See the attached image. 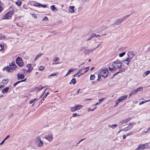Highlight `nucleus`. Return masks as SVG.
Listing matches in <instances>:
<instances>
[{
	"instance_id": "obj_1",
	"label": "nucleus",
	"mask_w": 150,
	"mask_h": 150,
	"mask_svg": "<svg viewBox=\"0 0 150 150\" xmlns=\"http://www.w3.org/2000/svg\"><path fill=\"white\" fill-rule=\"evenodd\" d=\"M123 63L122 62L117 60L116 61L112 63H110L108 66V68L111 71H115L117 69H119V71H123L124 70L122 68Z\"/></svg>"
},
{
	"instance_id": "obj_2",
	"label": "nucleus",
	"mask_w": 150,
	"mask_h": 150,
	"mask_svg": "<svg viewBox=\"0 0 150 150\" xmlns=\"http://www.w3.org/2000/svg\"><path fill=\"white\" fill-rule=\"evenodd\" d=\"M108 73V69L107 68H105L100 72V75L104 78L107 77Z\"/></svg>"
},
{
	"instance_id": "obj_3",
	"label": "nucleus",
	"mask_w": 150,
	"mask_h": 150,
	"mask_svg": "<svg viewBox=\"0 0 150 150\" xmlns=\"http://www.w3.org/2000/svg\"><path fill=\"white\" fill-rule=\"evenodd\" d=\"M13 11H10L7 13L5 14L3 17V19H10L13 15Z\"/></svg>"
},
{
	"instance_id": "obj_4",
	"label": "nucleus",
	"mask_w": 150,
	"mask_h": 150,
	"mask_svg": "<svg viewBox=\"0 0 150 150\" xmlns=\"http://www.w3.org/2000/svg\"><path fill=\"white\" fill-rule=\"evenodd\" d=\"M35 142L37 146L40 147H41L44 144L43 141L41 140V138L40 137H37Z\"/></svg>"
},
{
	"instance_id": "obj_5",
	"label": "nucleus",
	"mask_w": 150,
	"mask_h": 150,
	"mask_svg": "<svg viewBox=\"0 0 150 150\" xmlns=\"http://www.w3.org/2000/svg\"><path fill=\"white\" fill-rule=\"evenodd\" d=\"M16 63L19 67H23V62L22 59L19 57H17L16 60Z\"/></svg>"
},
{
	"instance_id": "obj_6",
	"label": "nucleus",
	"mask_w": 150,
	"mask_h": 150,
	"mask_svg": "<svg viewBox=\"0 0 150 150\" xmlns=\"http://www.w3.org/2000/svg\"><path fill=\"white\" fill-rule=\"evenodd\" d=\"M147 145L146 144H140L139 145L138 147L134 150H140L141 149H144L148 148Z\"/></svg>"
},
{
	"instance_id": "obj_7",
	"label": "nucleus",
	"mask_w": 150,
	"mask_h": 150,
	"mask_svg": "<svg viewBox=\"0 0 150 150\" xmlns=\"http://www.w3.org/2000/svg\"><path fill=\"white\" fill-rule=\"evenodd\" d=\"M82 106L81 105H76L74 107L71 108V111L72 112L75 111L79 109Z\"/></svg>"
},
{
	"instance_id": "obj_8",
	"label": "nucleus",
	"mask_w": 150,
	"mask_h": 150,
	"mask_svg": "<svg viewBox=\"0 0 150 150\" xmlns=\"http://www.w3.org/2000/svg\"><path fill=\"white\" fill-rule=\"evenodd\" d=\"M5 69L7 70V71L8 72H13L14 70V69H13L12 68H11L8 66L4 67V68L3 69V70H4Z\"/></svg>"
},
{
	"instance_id": "obj_9",
	"label": "nucleus",
	"mask_w": 150,
	"mask_h": 150,
	"mask_svg": "<svg viewBox=\"0 0 150 150\" xmlns=\"http://www.w3.org/2000/svg\"><path fill=\"white\" fill-rule=\"evenodd\" d=\"M45 138L48 140L50 142L52 140V137L51 135L48 134L47 136H46Z\"/></svg>"
},
{
	"instance_id": "obj_10",
	"label": "nucleus",
	"mask_w": 150,
	"mask_h": 150,
	"mask_svg": "<svg viewBox=\"0 0 150 150\" xmlns=\"http://www.w3.org/2000/svg\"><path fill=\"white\" fill-rule=\"evenodd\" d=\"M122 23L120 19H117L115 21L114 23L112 24V25H120Z\"/></svg>"
},
{
	"instance_id": "obj_11",
	"label": "nucleus",
	"mask_w": 150,
	"mask_h": 150,
	"mask_svg": "<svg viewBox=\"0 0 150 150\" xmlns=\"http://www.w3.org/2000/svg\"><path fill=\"white\" fill-rule=\"evenodd\" d=\"M49 93L48 92H46L44 95V96L42 98V99L41 100V101L39 103V105H40L41 104H42V101H44L45 100V98L47 96L48 94Z\"/></svg>"
},
{
	"instance_id": "obj_12",
	"label": "nucleus",
	"mask_w": 150,
	"mask_h": 150,
	"mask_svg": "<svg viewBox=\"0 0 150 150\" xmlns=\"http://www.w3.org/2000/svg\"><path fill=\"white\" fill-rule=\"evenodd\" d=\"M17 76L18 80L23 79L25 77V76L23 74H18Z\"/></svg>"
},
{
	"instance_id": "obj_13",
	"label": "nucleus",
	"mask_w": 150,
	"mask_h": 150,
	"mask_svg": "<svg viewBox=\"0 0 150 150\" xmlns=\"http://www.w3.org/2000/svg\"><path fill=\"white\" fill-rule=\"evenodd\" d=\"M127 97V95H125L123 96H122L119 98L118 99L119 100H120V102L122 101V100L125 99Z\"/></svg>"
},
{
	"instance_id": "obj_14",
	"label": "nucleus",
	"mask_w": 150,
	"mask_h": 150,
	"mask_svg": "<svg viewBox=\"0 0 150 150\" xmlns=\"http://www.w3.org/2000/svg\"><path fill=\"white\" fill-rule=\"evenodd\" d=\"M128 56L130 58L132 59L135 56V55L132 52H130L128 53Z\"/></svg>"
},
{
	"instance_id": "obj_15",
	"label": "nucleus",
	"mask_w": 150,
	"mask_h": 150,
	"mask_svg": "<svg viewBox=\"0 0 150 150\" xmlns=\"http://www.w3.org/2000/svg\"><path fill=\"white\" fill-rule=\"evenodd\" d=\"M9 66L10 68L13 69L14 70L16 67L17 66L15 64L14 62H12L11 64H10Z\"/></svg>"
},
{
	"instance_id": "obj_16",
	"label": "nucleus",
	"mask_w": 150,
	"mask_h": 150,
	"mask_svg": "<svg viewBox=\"0 0 150 150\" xmlns=\"http://www.w3.org/2000/svg\"><path fill=\"white\" fill-rule=\"evenodd\" d=\"M95 50V49H93L91 50H85L84 51V52L85 53V54H88L92 51H93Z\"/></svg>"
},
{
	"instance_id": "obj_17",
	"label": "nucleus",
	"mask_w": 150,
	"mask_h": 150,
	"mask_svg": "<svg viewBox=\"0 0 150 150\" xmlns=\"http://www.w3.org/2000/svg\"><path fill=\"white\" fill-rule=\"evenodd\" d=\"M130 16V14H129L127 15L124 17H123L122 18L120 19V20L121 21L122 23L124 20H125L127 18L129 17Z\"/></svg>"
},
{
	"instance_id": "obj_18",
	"label": "nucleus",
	"mask_w": 150,
	"mask_h": 150,
	"mask_svg": "<svg viewBox=\"0 0 150 150\" xmlns=\"http://www.w3.org/2000/svg\"><path fill=\"white\" fill-rule=\"evenodd\" d=\"M9 89V88L8 87H6L2 90V92L3 93H5L8 91V90Z\"/></svg>"
},
{
	"instance_id": "obj_19",
	"label": "nucleus",
	"mask_w": 150,
	"mask_h": 150,
	"mask_svg": "<svg viewBox=\"0 0 150 150\" xmlns=\"http://www.w3.org/2000/svg\"><path fill=\"white\" fill-rule=\"evenodd\" d=\"M76 70V69H70L67 72V74L65 75V76H67V75L70 74L71 73L74 71V70Z\"/></svg>"
},
{
	"instance_id": "obj_20",
	"label": "nucleus",
	"mask_w": 150,
	"mask_h": 150,
	"mask_svg": "<svg viewBox=\"0 0 150 150\" xmlns=\"http://www.w3.org/2000/svg\"><path fill=\"white\" fill-rule=\"evenodd\" d=\"M76 82V79L75 78H73L69 83L70 84H75Z\"/></svg>"
},
{
	"instance_id": "obj_21",
	"label": "nucleus",
	"mask_w": 150,
	"mask_h": 150,
	"mask_svg": "<svg viewBox=\"0 0 150 150\" xmlns=\"http://www.w3.org/2000/svg\"><path fill=\"white\" fill-rule=\"evenodd\" d=\"M50 8L54 12H56L57 11V8L55 7L54 5L51 6Z\"/></svg>"
},
{
	"instance_id": "obj_22",
	"label": "nucleus",
	"mask_w": 150,
	"mask_h": 150,
	"mask_svg": "<svg viewBox=\"0 0 150 150\" xmlns=\"http://www.w3.org/2000/svg\"><path fill=\"white\" fill-rule=\"evenodd\" d=\"M45 86L42 87V85H40L39 87H36L35 89L39 91L43 89L44 88H45Z\"/></svg>"
},
{
	"instance_id": "obj_23",
	"label": "nucleus",
	"mask_w": 150,
	"mask_h": 150,
	"mask_svg": "<svg viewBox=\"0 0 150 150\" xmlns=\"http://www.w3.org/2000/svg\"><path fill=\"white\" fill-rule=\"evenodd\" d=\"M74 6H70L69 9V11L71 13H73L74 12Z\"/></svg>"
},
{
	"instance_id": "obj_24",
	"label": "nucleus",
	"mask_w": 150,
	"mask_h": 150,
	"mask_svg": "<svg viewBox=\"0 0 150 150\" xmlns=\"http://www.w3.org/2000/svg\"><path fill=\"white\" fill-rule=\"evenodd\" d=\"M150 73V71H147L145 72L143 74V76L145 77L148 75Z\"/></svg>"
},
{
	"instance_id": "obj_25",
	"label": "nucleus",
	"mask_w": 150,
	"mask_h": 150,
	"mask_svg": "<svg viewBox=\"0 0 150 150\" xmlns=\"http://www.w3.org/2000/svg\"><path fill=\"white\" fill-rule=\"evenodd\" d=\"M136 91L137 92L139 91H142L143 90V88L142 87H139L135 89Z\"/></svg>"
},
{
	"instance_id": "obj_26",
	"label": "nucleus",
	"mask_w": 150,
	"mask_h": 150,
	"mask_svg": "<svg viewBox=\"0 0 150 150\" xmlns=\"http://www.w3.org/2000/svg\"><path fill=\"white\" fill-rule=\"evenodd\" d=\"M137 92L135 90H134L130 93L129 95V97L130 96L132 95L136 94H137Z\"/></svg>"
},
{
	"instance_id": "obj_27",
	"label": "nucleus",
	"mask_w": 150,
	"mask_h": 150,
	"mask_svg": "<svg viewBox=\"0 0 150 150\" xmlns=\"http://www.w3.org/2000/svg\"><path fill=\"white\" fill-rule=\"evenodd\" d=\"M133 127V126H129L128 127H127V128H126L125 129H124L123 130V131H127L128 130L131 129Z\"/></svg>"
},
{
	"instance_id": "obj_28",
	"label": "nucleus",
	"mask_w": 150,
	"mask_h": 150,
	"mask_svg": "<svg viewBox=\"0 0 150 150\" xmlns=\"http://www.w3.org/2000/svg\"><path fill=\"white\" fill-rule=\"evenodd\" d=\"M127 121L126 119H125L123 120L122 121L120 122V123L121 125H122L123 124H125L127 123Z\"/></svg>"
},
{
	"instance_id": "obj_29",
	"label": "nucleus",
	"mask_w": 150,
	"mask_h": 150,
	"mask_svg": "<svg viewBox=\"0 0 150 150\" xmlns=\"http://www.w3.org/2000/svg\"><path fill=\"white\" fill-rule=\"evenodd\" d=\"M95 76L94 75H91L90 77V80H94L95 79Z\"/></svg>"
},
{
	"instance_id": "obj_30",
	"label": "nucleus",
	"mask_w": 150,
	"mask_h": 150,
	"mask_svg": "<svg viewBox=\"0 0 150 150\" xmlns=\"http://www.w3.org/2000/svg\"><path fill=\"white\" fill-rule=\"evenodd\" d=\"M43 54H41V53H40L38 55H37L35 59V60H37L38 59V58L40 57Z\"/></svg>"
},
{
	"instance_id": "obj_31",
	"label": "nucleus",
	"mask_w": 150,
	"mask_h": 150,
	"mask_svg": "<svg viewBox=\"0 0 150 150\" xmlns=\"http://www.w3.org/2000/svg\"><path fill=\"white\" fill-rule=\"evenodd\" d=\"M5 38L6 37L5 36L1 34H0V40H2L5 39Z\"/></svg>"
},
{
	"instance_id": "obj_32",
	"label": "nucleus",
	"mask_w": 150,
	"mask_h": 150,
	"mask_svg": "<svg viewBox=\"0 0 150 150\" xmlns=\"http://www.w3.org/2000/svg\"><path fill=\"white\" fill-rule=\"evenodd\" d=\"M58 74V72L53 73H52V74H51L50 75H49L48 76V77L54 76L56 75H57Z\"/></svg>"
},
{
	"instance_id": "obj_33",
	"label": "nucleus",
	"mask_w": 150,
	"mask_h": 150,
	"mask_svg": "<svg viewBox=\"0 0 150 150\" xmlns=\"http://www.w3.org/2000/svg\"><path fill=\"white\" fill-rule=\"evenodd\" d=\"M8 82V79H4L3 80L2 83L4 84H6Z\"/></svg>"
},
{
	"instance_id": "obj_34",
	"label": "nucleus",
	"mask_w": 150,
	"mask_h": 150,
	"mask_svg": "<svg viewBox=\"0 0 150 150\" xmlns=\"http://www.w3.org/2000/svg\"><path fill=\"white\" fill-rule=\"evenodd\" d=\"M22 2L20 1H17L16 2V4L18 6H20L21 5Z\"/></svg>"
},
{
	"instance_id": "obj_35",
	"label": "nucleus",
	"mask_w": 150,
	"mask_h": 150,
	"mask_svg": "<svg viewBox=\"0 0 150 150\" xmlns=\"http://www.w3.org/2000/svg\"><path fill=\"white\" fill-rule=\"evenodd\" d=\"M125 54V52H122L119 54V56L120 57H122L123 56H124Z\"/></svg>"
},
{
	"instance_id": "obj_36",
	"label": "nucleus",
	"mask_w": 150,
	"mask_h": 150,
	"mask_svg": "<svg viewBox=\"0 0 150 150\" xmlns=\"http://www.w3.org/2000/svg\"><path fill=\"white\" fill-rule=\"evenodd\" d=\"M33 69V68L32 67H31L30 68H29L27 71L26 72H30Z\"/></svg>"
},
{
	"instance_id": "obj_37",
	"label": "nucleus",
	"mask_w": 150,
	"mask_h": 150,
	"mask_svg": "<svg viewBox=\"0 0 150 150\" xmlns=\"http://www.w3.org/2000/svg\"><path fill=\"white\" fill-rule=\"evenodd\" d=\"M59 60V58L58 57H56L53 60V62H56Z\"/></svg>"
},
{
	"instance_id": "obj_38",
	"label": "nucleus",
	"mask_w": 150,
	"mask_h": 150,
	"mask_svg": "<svg viewBox=\"0 0 150 150\" xmlns=\"http://www.w3.org/2000/svg\"><path fill=\"white\" fill-rule=\"evenodd\" d=\"M117 126V124L112 125H111V128L112 129H114L115 127H116Z\"/></svg>"
},
{
	"instance_id": "obj_39",
	"label": "nucleus",
	"mask_w": 150,
	"mask_h": 150,
	"mask_svg": "<svg viewBox=\"0 0 150 150\" xmlns=\"http://www.w3.org/2000/svg\"><path fill=\"white\" fill-rule=\"evenodd\" d=\"M39 4H40V3H36L34 4V5L35 6L40 7V6H39Z\"/></svg>"
},
{
	"instance_id": "obj_40",
	"label": "nucleus",
	"mask_w": 150,
	"mask_h": 150,
	"mask_svg": "<svg viewBox=\"0 0 150 150\" xmlns=\"http://www.w3.org/2000/svg\"><path fill=\"white\" fill-rule=\"evenodd\" d=\"M40 7L41 6L42 7L45 8L47 7V5H42L40 3V4H39Z\"/></svg>"
},
{
	"instance_id": "obj_41",
	"label": "nucleus",
	"mask_w": 150,
	"mask_h": 150,
	"mask_svg": "<svg viewBox=\"0 0 150 150\" xmlns=\"http://www.w3.org/2000/svg\"><path fill=\"white\" fill-rule=\"evenodd\" d=\"M150 101V100H147V101H145V102L144 101H141L139 104V105H141V104H142L146 102H149V101Z\"/></svg>"
},
{
	"instance_id": "obj_42",
	"label": "nucleus",
	"mask_w": 150,
	"mask_h": 150,
	"mask_svg": "<svg viewBox=\"0 0 150 150\" xmlns=\"http://www.w3.org/2000/svg\"><path fill=\"white\" fill-rule=\"evenodd\" d=\"M45 68V67H44L43 66H40L39 67V69L40 70L42 71Z\"/></svg>"
},
{
	"instance_id": "obj_43",
	"label": "nucleus",
	"mask_w": 150,
	"mask_h": 150,
	"mask_svg": "<svg viewBox=\"0 0 150 150\" xmlns=\"http://www.w3.org/2000/svg\"><path fill=\"white\" fill-rule=\"evenodd\" d=\"M21 83V82L20 81H18L16 83H15L13 85V86L14 87H15L18 84L20 83Z\"/></svg>"
},
{
	"instance_id": "obj_44",
	"label": "nucleus",
	"mask_w": 150,
	"mask_h": 150,
	"mask_svg": "<svg viewBox=\"0 0 150 150\" xmlns=\"http://www.w3.org/2000/svg\"><path fill=\"white\" fill-rule=\"evenodd\" d=\"M105 99V98H102L101 99H99L98 100L99 102L100 103L102 102Z\"/></svg>"
},
{
	"instance_id": "obj_45",
	"label": "nucleus",
	"mask_w": 150,
	"mask_h": 150,
	"mask_svg": "<svg viewBox=\"0 0 150 150\" xmlns=\"http://www.w3.org/2000/svg\"><path fill=\"white\" fill-rule=\"evenodd\" d=\"M131 59L130 58V57H127V59H126L125 60V61H126V62H127L128 61H129V62H130V59Z\"/></svg>"
},
{
	"instance_id": "obj_46",
	"label": "nucleus",
	"mask_w": 150,
	"mask_h": 150,
	"mask_svg": "<svg viewBox=\"0 0 150 150\" xmlns=\"http://www.w3.org/2000/svg\"><path fill=\"white\" fill-rule=\"evenodd\" d=\"M0 46L1 47V48L0 50V51H1L2 50H4V45L0 44Z\"/></svg>"
},
{
	"instance_id": "obj_47",
	"label": "nucleus",
	"mask_w": 150,
	"mask_h": 150,
	"mask_svg": "<svg viewBox=\"0 0 150 150\" xmlns=\"http://www.w3.org/2000/svg\"><path fill=\"white\" fill-rule=\"evenodd\" d=\"M134 133V132L133 131H132L131 132H130L129 133L127 134V136H130L132 134Z\"/></svg>"
},
{
	"instance_id": "obj_48",
	"label": "nucleus",
	"mask_w": 150,
	"mask_h": 150,
	"mask_svg": "<svg viewBox=\"0 0 150 150\" xmlns=\"http://www.w3.org/2000/svg\"><path fill=\"white\" fill-rule=\"evenodd\" d=\"M122 61L124 62L125 64H126L127 65H128L129 64V61H128L127 62H126L125 61V60H122Z\"/></svg>"
},
{
	"instance_id": "obj_49",
	"label": "nucleus",
	"mask_w": 150,
	"mask_h": 150,
	"mask_svg": "<svg viewBox=\"0 0 150 150\" xmlns=\"http://www.w3.org/2000/svg\"><path fill=\"white\" fill-rule=\"evenodd\" d=\"M55 62H53L52 63V65H56L58 64H60L61 63L60 62H58V63H55Z\"/></svg>"
},
{
	"instance_id": "obj_50",
	"label": "nucleus",
	"mask_w": 150,
	"mask_h": 150,
	"mask_svg": "<svg viewBox=\"0 0 150 150\" xmlns=\"http://www.w3.org/2000/svg\"><path fill=\"white\" fill-rule=\"evenodd\" d=\"M48 20V18L47 16H45L43 18V21H47Z\"/></svg>"
},
{
	"instance_id": "obj_51",
	"label": "nucleus",
	"mask_w": 150,
	"mask_h": 150,
	"mask_svg": "<svg viewBox=\"0 0 150 150\" xmlns=\"http://www.w3.org/2000/svg\"><path fill=\"white\" fill-rule=\"evenodd\" d=\"M120 102V100H119L118 99L117 100L115 101L116 105H118V103Z\"/></svg>"
},
{
	"instance_id": "obj_52",
	"label": "nucleus",
	"mask_w": 150,
	"mask_h": 150,
	"mask_svg": "<svg viewBox=\"0 0 150 150\" xmlns=\"http://www.w3.org/2000/svg\"><path fill=\"white\" fill-rule=\"evenodd\" d=\"M80 115H77V113H74L73 114V116L74 117H75L77 116H79Z\"/></svg>"
},
{
	"instance_id": "obj_53",
	"label": "nucleus",
	"mask_w": 150,
	"mask_h": 150,
	"mask_svg": "<svg viewBox=\"0 0 150 150\" xmlns=\"http://www.w3.org/2000/svg\"><path fill=\"white\" fill-rule=\"evenodd\" d=\"M122 72V71H120L119 70V71H118L114 74L113 75L114 76H115V75H117L119 73Z\"/></svg>"
},
{
	"instance_id": "obj_54",
	"label": "nucleus",
	"mask_w": 150,
	"mask_h": 150,
	"mask_svg": "<svg viewBox=\"0 0 150 150\" xmlns=\"http://www.w3.org/2000/svg\"><path fill=\"white\" fill-rule=\"evenodd\" d=\"M82 70H83V69H80L79 70V71L77 73V74H80L81 72V71H82Z\"/></svg>"
},
{
	"instance_id": "obj_55",
	"label": "nucleus",
	"mask_w": 150,
	"mask_h": 150,
	"mask_svg": "<svg viewBox=\"0 0 150 150\" xmlns=\"http://www.w3.org/2000/svg\"><path fill=\"white\" fill-rule=\"evenodd\" d=\"M32 16L33 17H34V18L36 19L37 18V16H36V15L35 14H32Z\"/></svg>"
},
{
	"instance_id": "obj_56",
	"label": "nucleus",
	"mask_w": 150,
	"mask_h": 150,
	"mask_svg": "<svg viewBox=\"0 0 150 150\" xmlns=\"http://www.w3.org/2000/svg\"><path fill=\"white\" fill-rule=\"evenodd\" d=\"M96 108H94V109H91L90 108H89L88 109V111H93Z\"/></svg>"
},
{
	"instance_id": "obj_57",
	"label": "nucleus",
	"mask_w": 150,
	"mask_h": 150,
	"mask_svg": "<svg viewBox=\"0 0 150 150\" xmlns=\"http://www.w3.org/2000/svg\"><path fill=\"white\" fill-rule=\"evenodd\" d=\"M96 35V34L95 33H93L91 35V37L92 38H93L94 37H95Z\"/></svg>"
},
{
	"instance_id": "obj_58",
	"label": "nucleus",
	"mask_w": 150,
	"mask_h": 150,
	"mask_svg": "<svg viewBox=\"0 0 150 150\" xmlns=\"http://www.w3.org/2000/svg\"><path fill=\"white\" fill-rule=\"evenodd\" d=\"M10 137L9 135H8L4 139L5 140H6L8 139Z\"/></svg>"
},
{
	"instance_id": "obj_59",
	"label": "nucleus",
	"mask_w": 150,
	"mask_h": 150,
	"mask_svg": "<svg viewBox=\"0 0 150 150\" xmlns=\"http://www.w3.org/2000/svg\"><path fill=\"white\" fill-rule=\"evenodd\" d=\"M5 141V139H4L0 143V145H2V144H3L4 142Z\"/></svg>"
},
{
	"instance_id": "obj_60",
	"label": "nucleus",
	"mask_w": 150,
	"mask_h": 150,
	"mask_svg": "<svg viewBox=\"0 0 150 150\" xmlns=\"http://www.w3.org/2000/svg\"><path fill=\"white\" fill-rule=\"evenodd\" d=\"M34 102V100H33V99H32V100H31L29 102V104H30Z\"/></svg>"
},
{
	"instance_id": "obj_61",
	"label": "nucleus",
	"mask_w": 150,
	"mask_h": 150,
	"mask_svg": "<svg viewBox=\"0 0 150 150\" xmlns=\"http://www.w3.org/2000/svg\"><path fill=\"white\" fill-rule=\"evenodd\" d=\"M127 136V135H125V134L123 135L122 136L123 139H125Z\"/></svg>"
},
{
	"instance_id": "obj_62",
	"label": "nucleus",
	"mask_w": 150,
	"mask_h": 150,
	"mask_svg": "<svg viewBox=\"0 0 150 150\" xmlns=\"http://www.w3.org/2000/svg\"><path fill=\"white\" fill-rule=\"evenodd\" d=\"M14 114L13 113H12L11 114V115L9 116V117L11 118L13 116Z\"/></svg>"
},
{
	"instance_id": "obj_63",
	"label": "nucleus",
	"mask_w": 150,
	"mask_h": 150,
	"mask_svg": "<svg viewBox=\"0 0 150 150\" xmlns=\"http://www.w3.org/2000/svg\"><path fill=\"white\" fill-rule=\"evenodd\" d=\"M3 10V8L1 6H0V13Z\"/></svg>"
},
{
	"instance_id": "obj_64",
	"label": "nucleus",
	"mask_w": 150,
	"mask_h": 150,
	"mask_svg": "<svg viewBox=\"0 0 150 150\" xmlns=\"http://www.w3.org/2000/svg\"><path fill=\"white\" fill-rule=\"evenodd\" d=\"M126 119L127 120V121H128L131 120V118L130 117H129L127 119Z\"/></svg>"
}]
</instances>
